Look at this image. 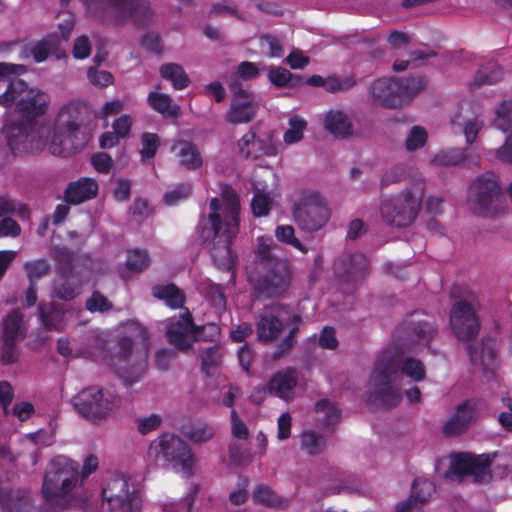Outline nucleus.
I'll return each mask as SVG.
<instances>
[{"label": "nucleus", "mask_w": 512, "mask_h": 512, "mask_svg": "<svg viewBox=\"0 0 512 512\" xmlns=\"http://www.w3.org/2000/svg\"><path fill=\"white\" fill-rule=\"evenodd\" d=\"M211 213L201 220L200 237L209 250L214 264L230 270L234 264L231 244L239 232L240 203L234 189L221 186V201H210Z\"/></svg>", "instance_id": "f257e3e1"}, {"label": "nucleus", "mask_w": 512, "mask_h": 512, "mask_svg": "<svg viewBox=\"0 0 512 512\" xmlns=\"http://www.w3.org/2000/svg\"><path fill=\"white\" fill-rule=\"evenodd\" d=\"M402 376L418 382L425 378L422 361L401 357L391 350L383 351L376 359L367 384L368 399L385 407H394L402 399Z\"/></svg>", "instance_id": "f03ea898"}, {"label": "nucleus", "mask_w": 512, "mask_h": 512, "mask_svg": "<svg viewBox=\"0 0 512 512\" xmlns=\"http://www.w3.org/2000/svg\"><path fill=\"white\" fill-rule=\"evenodd\" d=\"M256 249V272L249 277L255 293L263 298L280 297L292 282V269L287 258L273 252L271 239L258 238Z\"/></svg>", "instance_id": "7ed1b4c3"}, {"label": "nucleus", "mask_w": 512, "mask_h": 512, "mask_svg": "<svg viewBox=\"0 0 512 512\" xmlns=\"http://www.w3.org/2000/svg\"><path fill=\"white\" fill-rule=\"evenodd\" d=\"M88 12L106 25H118L131 19L137 26L152 21L153 11L147 0H83Z\"/></svg>", "instance_id": "20e7f679"}, {"label": "nucleus", "mask_w": 512, "mask_h": 512, "mask_svg": "<svg viewBox=\"0 0 512 512\" xmlns=\"http://www.w3.org/2000/svg\"><path fill=\"white\" fill-rule=\"evenodd\" d=\"M413 181L401 193L381 201L380 212L384 221L395 227H407L416 219L424 196L425 182L418 173H411Z\"/></svg>", "instance_id": "39448f33"}, {"label": "nucleus", "mask_w": 512, "mask_h": 512, "mask_svg": "<svg viewBox=\"0 0 512 512\" xmlns=\"http://www.w3.org/2000/svg\"><path fill=\"white\" fill-rule=\"evenodd\" d=\"M425 86L422 77L379 78L368 88V97L375 106L386 109H398L405 106Z\"/></svg>", "instance_id": "423d86ee"}, {"label": "nucleus", "mask_w": 512, "mask_h": 512, "mask_svg": "<svg viewBox=\"0 0 512 512\" xmlns=\"http://www.w3.org/2000/svg\"><path fill=\"white\" fill-rule=\"evenodd\" d=\"M467 204L469 210L479 216L492 218L505 214V194L493 172L481 174L471 183Z\"/></svg>", "instance_id": "0eeeda50"}, {"label": "nucleus", "mask_w": 512, "mask_h": 512, "mask_svg": "<svg viewBox=\"0 0 512 512\" xmlns=\"http://www.w3.org/2000/svg\"><path fill=\"white\" fill-rule=\"evenodd\" d=\"M148 458L156 464L162 462L170 466L186 478L193 475L195 458L191 448L175 434L164 433L154 439L148 448Z\"/></svg>", "instance_id": "6e6552de"}, {"label": "nucleus", "mask_w": 512, "mask_h": 512, "mask_svg": "<svg viewBox=\"0 0 512 512\" xmlns=\"http://www.w3.org/2000/svg\"><path fill=\"white\" fill-rule=\"evenodd\" d=\"M78 478L76 463L64 456L55 457L44 475L42 493L48 501L58 503L74 490Z\"/></svg>", "instance_id": "1a4fd4ad"}, {"label": "nucleus", "mask_w": 512, "mask_h": 512, "mask_svg": "<svg viewBox=\"0 0 512 512\" xmlns=\"http://www.w3.org/2000/svg\"><path fill=\"white\" fill-rule=\"evenodd\" d=\"M220 333L215 323L197 326L190 311L185 308L178 318H172L167 327L168 342L181 352L188 351L193 342L212 341Z\"/></svg>", "instance_id": "9d476101"}, {"label": "nucleus", "mask_w": 512, "mask_h": 512, "mask_svg": "<svg viewBox=\"0 0 512 512\" xmlns=\"http://www.w3.org/2000/svg\"><path fill=\"white\" fill-rule=\"evenodd\" d=\"M5 132L11 149L37 153L46 148L52 127L33 120L16 123L7 118Z\"/></svg>", "instance_id": "9b49d317"}, {"label": "nucleus", "mask_w": 512, "mask_h": 512, "mask_svg": "<svg viewBox=\"0 0 512 512\" xmlns=\"http://www.w3.org/2000/svg\"><path fill=\"white\" fill-rule=\"evenodd\" d=\"M147 359L148 346L146 344L134 348L132 340L123 337L119 340V352L113 359V367L126 385H133L146 373Z\"/></svg>", "instance_id": "f8f14e48"}, {"label": "nucleus", "mask_w": 512, "mask_h": 512, "mask_svg": "<svg viewBox=\"0 0 512 512\" xmlns=\"http://www.w3.org/2000/svg\"><path fill=\"white\" fill-rule=\"evenodd\" d=\"M497 453L474 455L459 453L451 458L446 477L457 481L471 478L475 483H488L492 479L491 463Z\"/></svg>", "instance_id": "ddd939ff"}, {"label": "nucleus", "mask_w": 512, "mask_h": 512, "mask_svg": "<svg viewBox=\"0 0 512 512\" xmlns=\"http://www.w3.org/2000/svg\"><path fill=\"white\" fill-rule=\"evenodd\" d=\"M72 404L83 417L97 422L108 417L119 406L120 399L111 393H104L97 386H91L74 396Z\"/></svg>", "instance_id": "4468645a"}, {"label": "nucleus", "mask_w": 512, "mask_h": 512, "mask_svg": "<svg viewBox=\"0 0 512 512\" xmlns=\"http://www.w3.org/2000/svg\"><path fill=\"white\" fill-rule=\"evenodd\" d=\"M103 503L111 512H140L142 502L136 491H129L128 481L122 476L113 477L102 491Z\"/></svg>", "instance_id": "2eb2a0df"}, {"label": "nucleus", "mask_w": 512, "mask_h": 512, "mask_svg": "<svg viewBox=\"0 0 512 512\" xmlns=\"http://www.w3.org/2000/svg\"><path fill=\"white\" fill-rule=\"evenodd\" d=\"M327 204L318 196L311 195L294 209L296 224L306 232L320 230L329 220Z\"/></svg>", "instance_id": "dca6fc26"}, {"label": "nucleus", "mask_w": 512, "mask_h": 512, "mask_svg": "<svg viewBox=\"0 0 512 512\" xmlns=\"http://www.w3.org/2000/svg\"><path fill=\"white\" fill-rule=\"evenodd\" d=\"M450 325L456 337L461 341L475 338L480 329V322L474 305L468 301H457L450 314Z\"/></svg>", "instance_id": "f3484780"}, {"label": "nucleus", "mask_w": 512, "mask_h": 512, "mask_svg": "<svg viewBox=\"0 0 512 512\" xmlns=\"http://www.w3.org/2000/svg\"><path fill=\"white\" fill-rule=\"evenodd\" d=\"M26 71L24 65L0 62V80L9 82L6 90L0 95L1 106L8 108L15 105L18 111V104L25 98L29 87L25 81L11 77L22 75Z\"/></svg>", "instance_id": "a211bd4d"}, {"label": "nucleus", "mask_w": 512, "mask_h": 512, "mask_svg": "<svg viewBox=\"0 0 512 512\" xmlns=\"http://www.w3.org/2000/svg\"><path fill=\"white\" fill-rule=\"evenodd\" d=\"M230 90L232 92V100L230 109L226 114V120L232 124L251 122L255 118L259 107L255 95L242 88L237 82L230 85Z\"/></svg>", "instance_id": "6ab92c4d"}, {"label": "nucleus", "mask_w": 512, "mask_h": 512, "mask_svg": "<svg viewBox=\"0 0 512 512\" xmlns=\"http://www.w3.org/2000/svg\"><path fill=\"white\" fill-rule=\"evenodd\" d=\"M285 308L279 304L266 306L259 315L256 323L258 340L261 342H272L284 328Z\"/></svg>", "instance_id": "aec40b11"}, {"label": "nucleus", "mask_w": 512, "mask_h": 512, "mask_svg": "<svg viewBox=\"0 0 512 512\" xmlns=\"http://www.w3.org/2000/svg\"><path fill=\"white\" fill-rule=\"evenodd\" d=\"M369 264L361 253L343 254L334 264L335 274L342 283L357 284L368 274Z\"/></svg>", "instance_id": "412c9836"}, {"label": "nucleus", "mask_w": 512, "mask_h": 512, "mask_svg": "<svg viewBox=\"0 0 512 512\" xmlns=\"http://www.w3.org/2000/svg\"><path fill=\"white\" fill-rule=\"evenodd\" d=\"M78 124L71 119L66 109H62L48 137L46 148L52 155L64 156L68 139L78 130Z\"/></svg>", "instance_id": "4be33fe9"}, {"label": "nucleus", "mask_w": 512, "mask_h": 512, "mask_svg": "<svg viewBox=\"0 0 512 512\" xmlns=\"http://www.w3.org/2000/svg\"><path fill=\"white\" fill-rule=\"evenodd\" d=\"M435 485L431 480L417 478L414 480L410 496L396 506L397 512H422L435 493Z\"/></svg>", "instance_id": "5701e85b"}, {"label": "nucleus", "mask_w": 512, "mask_h": 512, "mask_svg": "<svg viewBox=\"0 0 512 512\" xmlns=\"http://www.w3.org/2000/svg\"><path fill=\"white\" fill-rule=\"evenodd\" d=\"M471 363L483 373H493L497 366V343L492 338H484L481 342L468 347Z\"/></svg>", "instance_id": "b1692460"}, {"label": "nucleus", "mask_w": 512, "mask_h": 512, "mask_svg": "<svg viewBox=\"0 0 512 512\" xmlns=\"http://www.w3.org/2000/svg\"><path fill=\"white\" fill-rule=\"evenodd\" d=\"M476 419L475 405L471 401H465L458 405L456 412L444 425V433L449 436L464 433Z\"/></svg>", "instance_id": "393cba45"}, {"label": "nucleus", "mask_w": 512, "mask_h": 512, "mask_svg": "<svg viewBox=\"0 0 512 512\" xmlns=\"http://www.w3.org/2000/svg\"><path fill=\"white\" fill-rule=\"evenodd\" d=\"M324 128L334 138L347 139L354 135L350 116L342 110L332 109L324 116Z\"/></svg>", "instance_id": "a878e982"}, {"label": "nucleus", "mask_w": 512, "mask_h": 512, "mask_svg": "<svg viewBox=\"0 0 512 512\" xmlns=\"http://www.w3.org/2000/svg\"><path fill=\"white\" fill-rule=\"evenodd\" d=\"M49 100V96L45 92L29 88L25 98L18 104V112L26 120H32L45 114Z\"/></svg>", "instance_id": "bb28decb"}, {"label": "nucleus", "mask_w": 512, "mask_h": 512, "mask_svg": "<svg viewBox=\"0 0 512 512\" xmlns=\"http://www.w3.org/2000/svg\"><path fill=\"white\" fill-rule=\"evenodd\" d=\"M32 55L35 62H44L50 55L55 56L57 59L62 58L65 53L60 47V40L56 35H49L42 40L32 44L30 47H25L22 57Z\"/></svg>", "instance_id": "cd10ccee"}, {"label": "nucleus", "mask_w": 512, "mask_h": 512, "mask_svg": "<svg viewBox=\"0 0 512 512\" xmlns=\"http://www.w3.org/2000/svg\"><path fill=\"white\" fill-rule=\"evenodd\" d=\"M74 272L72 270L65 271L55 280L52 296L63 301H71L81 293V288L85 282L89 281V277L85 276L83 280L77 283L73 281Z\"/></svg>", "instance_id": "c85d7f7f"}, {"label": "nucleus", "mask_w": 512, "mask_h": 512, "mask_svg": "<svg viewBox=\"0 0 512 512\" xmlns=\"http://www.w3.org/2000/svg\"><path fill=\"white\" fill-rule=\"evenodd\" d=\"M171 152L178 158L180 165L188 170H196L203 164L199 149L190 141H175L171 146Z\"/></svg>", "instance_id": "c756f323"}, {"label": "nucleus", "mask_w": 512, "mask_h": 512, "mask_svg": "<svg viewBox=\"0 0 512 512\" xmlns=\"http://www.w3.org/2000/svg\"><path fill=\"white\" fill-rule=\"evenodd\" d=\"M296 384V371L292 368H286L273 375L269 382V391L284 400H288L292 398Z\"/></svg>", "instance_id": "7c9ffc66"}, {"label": "nucleus", "mask_w": 512, "mask_h": 512, "mask_svg": "<svg viewBox=\"0 0 512 512\" xmlns=\"http://www.w3.org/2000/svg\"><path fill=\"white\" fill-rule=\"evenodd\" d=\"M98 184L91 178H81L68 185L65 190V200L70 204H80L96 196Z\"/></svg>", "instance_id": "2f4dec72"}, {"label": "nucleus", "mask_w": 512, "mask_h": 512, "mask_svg": "<svg viewBox=\"0 0 512 512\" xmlns=\"http://www.w3.org/2000/svg\"><path fill=\"white\" fill-rule=\"evenodd\" d=\"M238 148L245 158L258 159L265 155L272 154L273 148L270 143L256 138L254 133H246L239 141Z\"/></svg>", "instance_id": "473e14b6"}, {"label": "nucleus", "mask_w": 512, "mask_h": 512, "mask_svg": "<svg viewBox=\"0 0 512 512\" xmlns=\"http://www.w3.org/2000/svg\"><path fill=\"white\" fill-rule=\"evenodd\" d=\"M41 321L47 330L62 331L65 327V311L54 303L39 304Z\"/></svg>", "instance_id": "72a5a7b5"}, {"label": "nucleus", "mask_w": 512, "mask_h": 512, "mask_svg": "<svg viewBox=\"0 0 512 512\" xmlns=\"http://www.w3.org/2000/svg\"><path fill=\"white\" fill-rule=\"evenodd\" d=\"M253 500L257 504L274 509H287L290 504L289 499L281 497L271 487L263 484L254 489Z\"/></svg>", "instance_id": "f704fd0d"}, {"label": "nucleus", "mask_w": 512, "mask_h": 512, "mask_svg": "<svg viewBox=\"0 0 512 512\" xmlns=\"http://www.w3.org/2000/svg\"><path fill=\"white\" fill-rule=\"evenodd\" d=\"M147 101L158 113L168 118H177L181 115V109L173 99L165 93L150 92Z\"/></svg>", "instance_id": "c9c22d12"}, {"label": "nucleus", "mask_w": 512, "mask_h": 512, "mask_svg": "<svg viewBox=\"0 0 512 512\" xmlns=\"http://www.w3.org/2000/svg\"><path fill=\"white\" fill-rule=\"evenodd\" d=\"M436 333L433 323L427 320H410L408 322L407 336L411 342L422 345L428 344Z\"/></svg>", "instance_id": "e433bc0d"}, {"label": "nucleus", "mask_w": 512, "mask_h": 512, "mask_svg": "<svg viewBox=\"0 0 512 512\" xmlns=\"http://www.w3.org/2000/svg\"><path fill=\"white\" fill-rule=\"evenodd\" d=\"M160 76L169 81L176 90H183L190 84L184 68L178 63H164L159 67Z\"/></svg>", "instance_id": "4c0bfd02"}, {"label": "nucleus", "mask_w": 512, "mask_h": 512, "mask_svg": "<svg viewBox=\"0 0 512 512\" xmlns=\"http://www.w3.org/2000/svg\"><path fill=\"white\" fill-rule=\"evenodd\" d=\"M152 295L174 309L181 308L185 302L183 292L174 284L155 285L152 287Z\"/></svg>", "instance_id": "58836bf2"}, {"label": "nucleus", "mask_w": 512, "mask_h": 512, "mask_svg": "<svg viewBox=\"0 0 512 512\" xmlns=\"http://www.w3.org/2000/svg\"><path fill=\"white\" fill-rule=\"evenodd\" d=\"M466 159L465 151L459 148L441 150L433 156L431 164L437 167L456 166Z\"/></svg>", "instance_id": "ea45409f"}, {"label": "nucleus", "mask_w": 512, "mask_h": 512, "mask_svg": "<svg viewBox=\"0 0 512 512\" xmlns=\"http://www.w3.org/2000/svg\"><path fill=\"white\" fill-rule=\"evenodd\" d=\"M184 435L194 443H203L214 437L215 428L206 422L199 421L187 427Z\"/></svg>", "instance_id": "a19ab883"}, {"label": "nucleus", "mask_w": 512, "mask_h": 512, "mask_svg": "<svg viewBox=\"0 0 512 512\" xmlns=\"http://www.w3.org/2000/svg\"><path fill=\"white\" fill-rule=\"evenodd\" d=\"M326 447V439L311 430L304 431L301 434V448L309 455H318Z\"/></svg>", "instance_id": "79ce46f5"}, {"label": "nucleus", "mask_w": 512, "mask_h": 512, "mask_svg": "<svg viewBox=\"0 0 512 512\" xmlns=\"http://www.w3.org/2000/svg\"><path fill=\"white\" fill-rule=\"evenodd\" d=\"M254 188L256 193L251 202L252 212L256 217L266 216L270 211L272 200L269 193L259 187L258 183H254Z\"/></svg>", "instance_id": "37998d69"}, {"label": "nucleus", "mask_w": 512, "mask_h": 512, "mask_svg": "<svg viewBox=\"0 0 512 512\" xmlns=\"http://www.w3.org/2000/svg\"><path fill=\"white\" fill-rule=\"evenodd\" d=\"M316 412L319 414V421L329 428L338 422L340 411L328 400H320L315 405Z\"/></svg>", "instance_id": "c03bdc74"}, {"label": "nucleus", "mask_w": 512, "mask_h": 512, "mask_svg": "<svg viewBox=\"0 0 512 512\" xmlns=\"http://www.w3.org/2000/svg\"><path fill=\"white\" fill-rule=\"evenodd\" d=\"M23 323V316L18 311L11 312L3 322L4 339L19 340Z\"/></svg>", "instance_id": "a18cd8bd"}, {"label": "nucleus", "mask_w": 512, "mask_h": 512, "mask_svg": "<svg viewBox=\"0 0 512 512\" xmlns=\"http://www.w3.org/2000/svg\"><path fill=\"white\" fill-rule=\"evenodd\" d=\"M23 268L29 282L36 283L50 272L51 266L46 259H36L27 261Z\"/></svg>", "instance_id": "49530a36"}, {"label": "nucleus", "mask_w": 512, "mask_h": 512, "mask_svg": "<svg viewBox=\"0 0 512 512\" xmlns=\"http://www.w3.org/2000/svg\"><path fill=\"white\" fill-rule=\"evenodd\" d=\"M275 237L279 242L285 243L301 251L303 254L308 252V248L295 237V230L291 225H280L275 229Z\"/></svg>", "instance_id": "de8ad7c7"}, {"label": "nucleus", "mask_w": 512, "mask_h": 512, "mask_svg": "<svg viewBox=\"0 0 512 512\" xmlns=\"http://www.w3.org/2000/svg\"><path fill=\"white\" fill-rule=\"evenodd\" d=\"M202 369L209 373L212 369L219 367L223 360V350L220 346L214 345L206 348L201 353Z\"/></svg>", "instance_id": "09e8293b"}, {"label": "nucleus", "mask_w": 512, "mask_h": 512, "mask_svg": "<svg viewBox=\"0 0 512 512\" xmlns=\"http://www.w3.org/2000/svg\"><path fill=\"white\" fill-rule=\"evenodd\" d=\"M307 123L299 116H293L289 119V129L284 133V142L288 145L297 143L303 139V132Z\"/></svg>", "instance_id": "8fccbe9b"}, {"label": "nucleus", "mask_w": 512, "mask_h": 512, "mask_svg": "<svg viewBox=\"0 0 512 512\" xmlns=\"http://www.w3.org/2000/svg\"><path fill=\"white\" fill-rule=\"evenodd\" d=\"M356 83V79L352 75L344 77L329 76L325 78L324 89L329 93L344 92L352 89Z\"/></svg>", "instance_id": "3c124183"}, {"label": "nucleus", "mask_w": 512, "mask_h": 512, "mask_svg": "<svg viewBox=\"0 0 512 512\" xmlns=\"http://www.w3.org/2000/svg\"><path fill=\"white\" fill-rule=\"evenodd\" d=\"M501 76V69L495 63H489L478 70L475 76V83L479 85L495 84L500 80Z\"/></svg>", "instance_id": "603ef678"}, {"label": "nucleus", "mask_w": 512, "mask_h": 512, "mask_svg": "<svg viewBox=\"0 0 512 512\" xmlns=\"http://www.w3.org/2000/svg\"><path fill=\"white\" fill-rule=\"evenodd\" d=\"M427 131L421 126H413L406 139L404 146L408 151H415L422 148L427 142Z\"/></svg>", "instance_id": "864d4df0"}, {"label": "nucleus", "mask_w": 512, "mask_h": 512, "mask_svg": "<svg viewBox=\"0 0 512 512\" xmlns=\"http://www.w3.org/2000/svg\"><path fill=\"white\" fill-rule=\"evenodd\" d=\"M411 171L412 169L409 167L397 165L383 175L380 185L382 188H384L389 185L401 182L405 180L408 175H410Z\"/></svg>", "instance_id": "5fc2aeb1"}, {"label": "nucleus", "mask_w": 512, "mask_h": 512, "mask_svg": "<svg viewBox=\"0 0 512 512\" xmlns=\"http://www.w3.org/2000/svg\"><path fill=\"white\" fill-rule=\"evenodd\" d=\"M126 266L128 269L140 272L149 266V258L145 251L142 250H131L128 252L126 260Z\"/></svg>", "instance_id": "6e6d98bb"}, {"label": "nucleus", "mask_w": 512, "mask_h": 512, "mask_svg": "<svg viewBox=\"0 0 512 512\" xmlns=\"http://www.w3.org/2000/svg\"><path fill=\"white\" fill-rule=\"evenodd\" d=\"M87 77L89 82L97 87L104 88L113 83V75L106 71L100 70L95 66H91L87 70Z\"/></svg>", "instance_id": "4d7b16f0"}, {"label": "nucleus", "mask_w": 512, "mask_h": 512, "mask_svg": "<svg viewBox=\"0 0 512 512\" xmlns=\"http://www.w3.org/2000/svg\"><path fill=\"white\" fill-rule=\"evenodd\" d=\"M162 423V417L158 414H151L146 417H139L135 420L137 431L141 435H147L157 430Z\"/></svg>", "instance_id": "13d9d810"}, {"label": "nucleus", "mask_w": 512, "mask_h": 512, "mask_svg": "<svg viewBox=\"0 0 512 512\" xmlns=\"http://www.w3.org/2000/svg\"><path fill=\"white\" fill-rule=\"evenodd\" d=\"M259 42L262 48H268V55L270 57H281L284 54V48L281 40L272 34H262L259 37Z\"/></svg>", "instance_id": "bf43d9fd"}, {"label": "nucleus", "mask_w": 512, "mask_h": 512, "mask_svg": "<svg viewBox=\"0 0 512 512\" xmlns=\"http://www.w3.org/2000/svg\"><path fill=\"white\" fill-rule=\"evenodd\" d=\"M85 307L90 312H105L112 308V303L103 294L94 291L86 300Z\"/></svg>", "instance_id": "052dcab7"}, {"label": "nucleus", "mask_w": 512, "mask_h": 512, "mask_svg": "<svg viewBox=\"0 0 512 512\" xmlns=\"http://www.w3.org/2000/svg\"><path fill=\"white\" fill-rule=\"evenodd\" d=\"M142 149L141 156L142 158L151 159L155 156L158 147L160 145V139L155 133H144L141 137Z\"/></svg>", "instance_id": "680f3d73"}, {"label": "nucleus", "mask_w": 512, "mask_h": 512, "mask_svg": "<svg viewBox=\"0 0 512 512\" xmlns=\"http://www.w3.org/2000/svg\"><path fill=\"white\" fill-rule=\"evenodd\" d=\"M230 418L232 437L237 440H247L249 437V429L234 409L231 411Z\"/></svg>", "instance_id": "e2e57ef3"}, {"label": "nucleus", "mask_w": 512, "mask_h": 512, "mask_svg": "<svg viewBox=\"0 0 512 512\" xmlns=\"http://www.w3.org/2000/svg\"><path fill=\"white\" fill-rule=\"evenodd\" d=\"M16 343L17 340L2 338L1 361L3 364H12L17 361L19 353Z\"/></svg>", "instance_id": "0e129e2a"}, {"label": "nucleus", "mask_w": 512, "mask_h": 512, "mask_svg": "<svg viewBox=\"0 0 512 512\" xmlns=\"http://www.w3.org/2000/svg\"><path fill=\"white\" fill-rule=\"evenodd\" d=\"M190 184H179L173 190L165 193L164 201L168 205H174L182 199H186L191 194Z\"/></svg>", "instance_id": "69168bd1"}, {"label": "nucleus", "mask_w": 512, "mask_h": 512, "mask_svg": "<svg viewBox=\"0 0 512 512\" xmlns=\"http://www.w3.org/2000/svg\"><path fill=\"white\" fill-rule=\"evenodd\" d=\"M91 41L86 35L77 37L73 44V56L76 59H86L91 54Z\"/></svg>", "instance_id": "338daca9"}, {"label": "nucleus", "mask_w": 512, "mask_h": 512, "mask_svg": "<svg viewBox=\"0 0 512 512\" xmlns=\"http://www.w3.org/2000/svg\"><path fill=\"white\" fill-rule=\"evenodd\" d=\"M207 297L212 305L218 310L222 311L226 306V299L224 296L223 288L220 285L211 284L207 289Z\"/></svg>", "instance_id": "774afa93"}]
</instances>
